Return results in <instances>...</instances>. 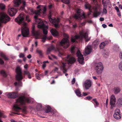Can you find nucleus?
Returning a JSON list of instances; mask_svg holds the SVG:
<instances>
[{
  "mask_svg": "<svg viewBox=\"0 0 122 122\" xmlns=\"http://www.w3.org/2000/svg\"><path fill=\"white\" fill-rule=\"evenodd\" d=\"M40 7V10L35 12V15L34 16V18L36 23L38 24V28H42L43 30V33L45 35H46L47 33V30L48 29V27L47 26L45 25V24L46 23H47V22L46 21L44 22L40 19L38 18L39 15H41L42 14H44L45 13L46 10V8L44 6L40 5H39L37 7V8Z\"/></svg>",
  "mask_w": 122,
  "mask_h": 122,
  "instance_id": "1",
  "label": "nucleus"
},
{
  "mask_svg": "<svg viewBox=\"0 0 122 122\" xmlns=\"http://www.w3.org/2000/svg\"><path fill=\"white\" fill-rule=\"evenodd\" d=\"M16 101V103L13 106V110L16 112H20V111H22L24 113L26 112V107L24 106L22 108H21L18 107L19 104L22 105L25 104L26 102L30 103L33 102L27 97L24 96L20 97L17 99Z\"/></svg>",
  "mask_w": 122,
  "mask_h": 122,
  "instance_id": "2",
  "label": "nucleus"
},
{
  "mask_svg": "<svg viewBox=\"0 0 122 122\" xmlns=\"http://www.w3.org/2000/svg\"><path fill=\"white\" fill-rule=\"evenodd\" d=\"M25 16L23 13H21L19 16L15 19V21L19 24L22 23L23 26L21 29V34L24 37H27L29 34L28 29L26 26V23L24 22Z\"/></svg>",
  "mask_w": 122,
  "mask_h": 122,
  "instance_id": "3",
  "label": "nucleus"
},
{
  "mask_svg": "<svg viewBox=\"0 0 122 122\" xmlns=\"http://www.w3.org/2000/svg\"><path fill=\"white\" fill-rule=\"evenodd\" d=\"M67 38H63L61 41L58 44L57 47V49L56 51L58 52V56L60 57H61L63 56H64L65 55L63 52V49L60 47V46H61L64 49L67 48L70 45L69 41L68 39V36L66 34L64 35Z\"/></svg>",
  "mask_w": 122,
  "mask_h": 122,
  "instance_id": "4",
  "label": "nucleus"
},
{
  "mask_svg": "<svg viewBox=\"0 0 122 122\" xmlns=\"http://www.w3.org/2000/svg\"><path fill=\"white\" fill-rule=\"evenodd\" d=\"M88 30H82L80 32L79 35H75L74 38H72L71 39V41L72 43L74 42H77L76 39H81L84 38L86 40V41H88L90 39V38H88Z\"/></svg>",
  "mask_w": 122,
  "mask_h": 122,
  "instance_id": "5",
  "label": "nucleus"
},
{
  "mask_svg": "<svg viewBox=\"0 0 122 122\" xmlns=\"http://www.w3.org/2000/svg\"><path fill=\"white\" fill-rule=\"evenodd\" d=\"M15 72L17 73L16 75V79L18 81L14 83L15 85L16 86H21L22 85V82L20 80L23 79L21 69L20 66H17L15 69Z\"/></svg>",
  "mask_w": 122,
  "mask_h": 122,
  "instance_id": "6",
  "label": "nucleus"
},
{
  "mask_svg": "<svg viewBox=\"0 0 122 122\" xmlns=\"http://www.w3.org/2000/svg\"><path fill=\"white\" fill-rule=\"evenodd\" d=\"M9 17L5 13L1 12L0 13V26L2 23H6L10 20Z\"/></svg>",
  "mask_w": 122,
  "mask_h": 122,
  "instance_id": "7",
  "label": "nucleus"
},
{
  "mask_svg": "<svg viewBox=\"0 0 122 122\" xmlns=\"http://www.w3.org/2000/svg\"><path fill=\"white\" fill-rule=\"evenodd\" d=\"M85 16L83 11L81 9H78L76 13L74 16V17L76 19L79 20L85 18Z\"/></svg>",
  "mask_w": 122,
  "mask_h": 122,
  "instance_id": "8",
  "label": "nucleus"
},
{
  "mask_svg": "<svg viewBox=\"0 0 122 122\" xmlns=\"http://www.w3.org/2000/svg\"><path fill=\"white\" fill-rule=\"evenodd\" d=\"M51 13L50 12L48 15V17L50 21L54 25V26L56 27H58L59 22L60 20V19L59 18L57 19H52L51 18Z\"/></svg>",
  "mask_w": 122,
  "mask_h": 122,
  "instance_id": "9",
  "label": "nucleus"
},
{
  "mask_svg": "<svg viewBox=\"0 0 122 122\" xmlns=\"http://www.w3.org/2000/svg\"><path fill=\"white\" fill-rule=\"evenodd\" d=\"M95 68L97 73L98 74L101 73L103 69L102 63L101 62L96 63L95 65Z\"/></svg>",
  "mask_w": 122,
  "mask_h": 122,
  "instance_id": "10",
  "label": "nucleus"
},
{
  "mask_svg": "<svg viewBox=\"0 0 122 122\" xmlns=\"http://www.w3.org/2000/svg\"><path fill=\"white\" fill-rule=\"evenodd\" d=\"M32 34L35 37L36 39H39L41 36V32L39 30H36L34 25H33L31 28Z\"/></svg>",
  "mask_w": 122,
  "mask_h": 122,
  "instance_id": "11",
  "label": "nucleus"
},
{
  "mask_svg": "<svg viewBox=\"0 0 122 122\" xmlns=\"http://www.w3.org/2000/svg\"><path fill=\"white\" fill-rule=\"evenodd\" d=\"M76 54L78 57V60L79 62L81 64H84V58L83 57V55L81 54L80 51L79 50L78 51Z\"/></svg>",
  "mask_w": 122,
  "mask_h": 122,
  "instance_id": "12",
  "label": "nucleus"
},
{
  "mask_svg": "<svg viewBox=\"0 0 122 122\" xmlns=\"http://www.w3.org/2000/svg\"><path fill=\"white\" fill-rule=\"evenodd\" d=\"M92 85V82L90 79L85 81L83 84V86L86 90L88 89Z\"/></svg>",
  "mask_w": 122,
  "mask_h": 122,
  "instance_id": "13",
  "label": "nucleus"
},
{
  "mask_svg": "<svg viewBox=\"0 0 122 122\" xmlns=\"http://www.w3.org/2000/svg\"><path fill=\"white\" fill-rule=\"evenodd\" d=\"M6 95L8 97L12 98H16L18 96V94L16 92H7L6 93Z\"/></svg>",
  "mask_w": 122,
  "mask_h": 122,
  "instance_id": "14",
  "label": "nucleus"
},
{
  "mask_svg": "<svg viewBox=\"0 0 122 122\" xmlns=\"http://www.w3.org/2000/svg\"><path fill=\"white\" fill-rule=\"evenodd\" d=\"M113 117L117 119H119L121 118V115L120 114V110L119 109L116 108L115 110Z\"/></svg>",
  "mask_w": 122,
  "mask_h": 122,
  "instance_id": "15",
  "label": "nucleus"
},
{
  "mask_svg": "<svg viewBox=\"0 0 122 122\" xmlns=\"http://www.w3.org/2000/svg\"><path fill=\"white\" fill-rule=\"evenodd\" d=\"M116 99L115 96L113 95H112L110 97V103L111 106V108H112L115 105Z\"/></svg>",
  "mask_w": 122,
  "mask_h": 122,
  "instance_id": "16",
  "label": "nucleus"
},
{
  "mask_svg": "<svg viewBox=\"0 0 122 122\" xmlns=\"http://www.w3.org/2000/svg\"><path fill=\"white\" fill-rule=\"evenodd\" d=\"M16 9L13 8H9L8 10V13L9 15L11 16L14 15L17 12Z\"/></svg>",
  "mask_w": 122,
  "mask_h": 122,
  "instance_id": "17",
  "label": "nucleus"
},
{
  "mask_svg": "<svg viewBox=\"0 0 122 122\" xmlns=\"http://www.w3.org/2000/svg\"><path fill=\"white\" fill-rule=\"evenodd\" d=\"M65 60L70 64L73 63L75 61V58L73 57H71L70 55H68L67 56Z\"/></svg>",
  "mask_w": 122,
  "mask_h": 122,
  "instance_id": "18",
  "label": "nucleus"
},
{
  "mask_svg": "<svg viewBox=\"0 0 122 122\" xmlns=\"http://www.w3.org/2000/svg\"><path fill=\"white\" fill-rule=\"evenodd\" d=\"M46 109L45 110V112L46 113H48L51 112V113L52 115L56 114V111L55 110L51 111V108L49 106H47L46 107Z\"/></svg>",
  "mask_w": 122,
  "mask_h": 122,
  "instance_id": "19",
  "label": "nucleus"
},
{
  "mask_svg": "<svg viewBox=\"0 0 122 122\" xmlns=\"http://www.w3.org/2000/svg\"><path fill=\"white\" fill-rule=\"evenodd\" d=\"M85 6L86 9H88L90 10V12L87 14V15L89 16L91 14V13L92 12V10L91 9V6L88 3L86 2L85 5Z\"/></svg>",
  "mask_w": 122,
  "mask_h": 122,
  "instance_id": "20",
  "label": "nucleus"
},
{
  "mask_svg": "<svg viewBox=\"0 0 122 122\" xmlns=\"http://www.w3.org/2000/svg\"><path fill=\"white\" fill-rule=\"evenodd\" d=\"M92 50L91 46L90 45L88 46L86 48L85 53L86 55H88L90 53Z\"/></svg>",
  "mask_w": 122,
  "mask_h": 122,
  "instance_id": "21",
  "label": "nucleus"
},
{
  "mask_svg": "<svg viewBox=\"0 0 122 122\" xmlns=\"http://www.w3.org/2000/svg\"><path fill=\"white\" fill-rule=\"evenodd\" d=\"M50 31L52 34L53 36H56L58 35V32L55 29H52Z\"/></svg>",
  "mask_w": 122,
  "mask_h": 122,
  "instance_id": "22",
  "label": "nucleus"
},
{
  "mask_svg": "<svg viewBox=\"0 0 122 122\" xmlns=\"http://www.w3.org/2000/svg\"><path fill=\"white\" fill-rule=\"evenodd\" d=\"M61 64V69L64 73H65L67 71V70L65 67V64L63 63H62Z\"/></svg>",
  "mask_w": 122,
  "mask_h": 122,
  "instance_id": "23",
  "label": "nucleus"
},
{
  "mask_svg": "<svg viewBox=\"0 0 122 122\" xmlns=\"http://www.w3.org/2000/svg\"><path fill=\"white\" fill-rule=\"evenodd\" d=\"M39 8V9L38 10H34L32 8H29L28 9V13L30 15H32L34 14H35V12L36 11H38L40 10V8Z\"/></svg>",
  "mask_w": 122,
  "mask_h": 122,
  "instance_id": "24",
  "label": "nucleus"
},
{
  "mask_svg": "<svg viewBox=\"0 0 122 122\" xmlns=\"http://www.w3.org/2000/svg\"><path fill=\"white\" fill-rule=\"evenodd\" d=\"M23 1V0H14V3L15 5L16 6H18Z\"/></svg>",
  "mask_w": 122,
  "mask_h": 122,
  "instance_id": "25",
  "label": "nucleus"
},
{
  "mask_svg": "<svg viewBox=\"0 0 122 122\" xmlns=\"http://www.w3.org/2000/svg\"><path fill=\"white\" fill-rule=\"evenodd\" d=\"M99 44V41L98 40L94 41L93 43V45L95 49H96L98 44Z\"/></svg>",
  "mask_w": 122,
  "mask_h": 122,
  "instance_id": "26",
  "label": "nucleus"
},
{
  "mask_svg": "<svg viewBox=\"0 0 122 122\" xmlns=\"http://www.w3.org/2000/svg\"><path fill=\"white\" fill-rule=\"evenodd\" d=\"M75 92L76 95L78 97H83L82 95L81 94V92L79 89H78L76 90Z\"/></svg>",
  "mask_w": 122,
  "mask_h": 122,
  "instance_id": "27",
  "label": "nucleus"
},
{
  "mask_svg": "<svg viewBox=\"0 0 122 122\" xmlns=\"http://www.w3.org/2000/svg\"><path fill=\"white\" fill-rule=\"evenodd\" d=\"M101 14L100 12H98L97 10H95L94 11L93 14V16L94 17H97Z\"/></svg>",
  "mask_w": 122,
  "mask_h": 122,
  "instance_id": "28",
  "label": "nucleus"
},
{
  "mask_svg": "<svg viewBox=\"0 0 122 122\" xmlns=\"http://www.w3.org/2000/svg\"><path fill=\"white\" fill-rule=\"evenodd\" d=\"M114 93L115 94H117L120 91V88L117 87H115L114 88Z\"/></svg>",
  "mask_w": 122,
  "mask_h": 122,
  "instance_id": "29",
  "label": "nucleus"
},
{
  "mask_svg": "<svg viewBox=\"0 0 122 122\" xmlns=\"http://www.w3.org/2000/svg\"><path fill=\"white\" fill-rule=\"evenodd\" d=\"M35 76L36 78L39 80H40L41 78H43V77L42 74H39L38 73H36V74Z\"/></svg>",
  "mask_w": 122,
  "mask_h": 122,
  "instance_id": "30",
  "label": "nucleus"
},
{
  "mask_svg": "<svg viewBox=\"0 0 122 122\" xmlns=\"http://www.w3.org/2000/svg\"><path fill=\"white\" fill-rule=\"evenodd\" d=\"M54 48V47L53 46H51L50 47H49L47 49L46 51V53L47 54H49L50 52Z\"/></svg>",
  "mask_w": 122,
  "mask_h": 122,
  "instance_id": "31",
  "label": "nucleus"
},
{
  "mask_svg": "<svg viewBox=\"0 0 122 122\" xmlns=\"http://www.w3.org/2000/svg\"><path fill=\"white\" fill-rule=\"evenodd\" d=\"M24 72L25 75L27 76L29 78L31 79V74L29 71H24Z\"/></svg>",
  "mask_w": 122,
  "mask_h": 122,
  "instance_id": "32",
  "label": "nucleus"
},
{
  "mask_svg": "<svg viewBox=\"0 0 122 122\" xmlns=\"http://www.w3.org/2000/svg\"><path fill=\"white\" fill-rule=\"evenodd\" d=\"M0 56L5 60H8V58L3 53L1 52L0 53Z\"/></svg>",
  "mask_w": 122,
  "mask_h": 122,
  "instance_id": "33",
  "label": "nucleus"
},
{
  "mask_svg": "<svg viewBox=\"0 0 122 122\" xmlns=\"http://www.w3.org/2000/svg\"><path fill=\"white\" fill-rule=\"evenodd\" d=\"M117 102L118 105H122V98H120L118 99L117 101Z\"/></svg>",
  "mask_w": 122,
  "mask_h": 122,
  "instance_id": "34",
  "label": "nucleus"
},
{
  "mask_svg": "<svg viewBox=\"0 0 122 122\" xmlns=\"http://www.w3.org/2000/svg\"><path fill=\"white\" fill-rule=\"evenodd\" d=\"M106 44L104 42H102L100 43L99 47L100 49L103 48L105 46Z\"/></svg>",
  "mask_w": 122,
  "mask_h": 122,
  "instance_id": "35",
  "label": "nucleus"
},
{
  "mask_svg": "<svg viewBox=\"0 0 122 122\" xmlns=\"http://www.w3.org/2000/svg\"><path fill=\"white\" fill-rule=\"evenodd\" d=\"M118 67L119 69L122 71V61L119 62L118 65Z\"/></svg>",
  "mask_w": 122,
  "mask_h": 122,
  "instance_id": "36",
  "label": "nucleus"
},
{
  "mask_svg": "<svg viewBox=\"0 0 122 122\" xmlns=\"http://www.w3.org/2000/svg\"><path fill=\"white\" fill-rule=\"evenodd\" d=\"M42 105L41 104H38L37 107V109L38 110H40L41 108L42 107Z\"/></svg>",
  "mask_w": 122,
  "mask_h": 122,
  "instance_id": "37",
  "label": "nucleus"
},
{
  "mask_svg": "<svg viewBox=\"0 0 122 122\" xmlns=\"http://www.w3.org/2000/svg\"><path fill=\"white\" fill-rule=\"evenodd\" d=\"M36 52L37 53H38L40 56H42V51L41 50L37 49L36 51Z\"/></svg>",
  "mask_w": 122,
  "mask_h": 122,
  "instance_id": "38",
  "label": "nucleus"
},
{
  "mask_svg": "<svg viewBox=\"0 0 122 122\" xmlns=\"http://www.w3.org/2000/svg\"><path fill=\"white\" fill-rule=\"evenodd\" d=\"M0 73L4 76L5 77L6 76L5 72L3 70H2L0 71Z\"/></svg>",
  "mask_w": 122,
  "mask_h": 122,
  "instance_id": "39",
  "label": "nucleus"
},
{
  "mask_svg": "<svg viewBox=\"0 0 122 122\" xmlns=\"http://www.w3.org/2000/svg\"><path fill=\"white\" fill-rule=\"evenodd\" d=\"M63 3L66 4H68L70 2V0H61Z\"/></svg>",
  "mask_w": 122,
  "mask_h": 122,
  "instance_id": "40",
  "label": "nucleus"
},
{
  "mask_svg": "<svg viewBox=\"0 0 122 122\" xmlns=\"http://www.w3.org/2000/svg\"><path fill=\"white\" fill-rule=\"evenodd\" d=\"M102 4L103 5V8H107V6L106 4V1L105 2H102Z\"/></svg>",
  "mask_w": 122,
  "mask_h": 122,
  "instance_id": "41",
  "label": "nucleus"
},
{
  "mask_svg": "<svg viewBox=\"0 0 122 122\" xmlns=\"http://www.w3.org/2000/svg\"><path fill=\"white\" fill-rule=\"evenodd\" d=\"M5 8V6L3 4H0V9H4Z\"/></svg>",
  "mask_w": 122,
  "mask_h": 122,
  "instance_id": "42",
  "label": "nucleus"
},
{
  "mask_svg": "<svg viewBox=\"0 0 122 122\" xmlns=\"http://www.w3.org/2000/svg\"><path fill=\"white\" fill-rule=\"evenodd\" d=\"M75 48L74 46H72L71 49V51L72 53H74L75 52Z\"/></svg>",
  "mask_w": 122,
  "mask_h": 122,
  "instance_id": "43",
  "label": "nucleus"
},
{
  "mask_svg": "<svg viewBox=\"0 0 122 122\" xmlns=\"http://www.w3.org/2000/svg\"><path fill=\"white\" fill-rule=\"evenodd\" d=\"M47 38V36H46L45 35L44 36L43 38H42V41L43 42H44L46 41V39Z\"/></svg>",
  "mask_w": 122,
  "mask_h": 122,
  "instance_id": "44",
  "label": "nucleus"
},
{
  "mask_svg": "<svg viewBox=\"0 0 122 122\" xmlns=\"http://www.w3.org/2000/svg\"><path fill=\"white\" fill-rule=\"evenodd\" d=\"M107 8H103V12L105 14L107 13V11L106 10Z\"/></svg>",
  "mask_w": 122,
  "mask_h": 122,
  "instance_id": "45",
  "label": "nucleus"
},
{
  "mask_svg": "<svg viewBox=\"0 0 122 122\" xmlns=\"http://www.w3.org/2000/svg\"><path fill=\"white\" fill-rule=\"evenodd\" d=\"M85 98L86 99H87L89 100L92 99V97L90 96H88L86 97Z\"/></svg>",
  "mask_w": 122,
  "mask_h": 122,
  "instance_id": "46",
  "label": "nucleus"
},
{
  "mask_svg": "<svg viewBox=\"0 0 122 122\" xmlns=\"http://www.w3.org/2000/svg\"><path fill=\"white\" fill-rule=\"evenodd\" d=\"M24 57V55L22 53H20L19 55V57L20 58L23 57Z\"/></svg>",
  "mask_w": 122,
  "mask_h": 122,
  "instance_id": "47",
  "label": "nucleus"
},
{
  "mask_svg": "<svg viewBox=\"0 0 122 122\" xmlns=\"http://www.w3.org/2000/svg\"><path fill=\"white\" fill-rule=\"evenodd\" d=\"M23 6L22 7V8L23 9H24V7L26 5V4L25 3V1H24L23 2Z\"/></svg>",
  "mask_w": 122,
  "mask_h": 122,
  "instance_id": "48",
  "label": "nucleus"
},
{
  "mask_svg": "<svg viewBox=\"0 0 122 122\" xmlns=\"http://www.w3.org/2000/svg\"><path fill=\"white\" fill-rule=\"evenodd\" d=\"M26 19L28 22L30 21V19H29V17L28 16H26Z\"/></svg>",
  "mask_w": 122,
  "mask_h": 122,
  "instance_id": "49",
  "label": "nucleus"
},
{
  "mask_svg": "<svg viewBox=\"0 0 122 122\" xmlns=\"http://www.w3.org/2000/svg\"><path fill=\"white\" fill-rule=\"evenodd\" d=\"M75 78H73L72 80L71 81V84H74L75 82Z\"/></svg>",
  "mask_w": 122,
  "mask_h": 122,
  "instance_id": "50",
  "label": "nucleus"
},
{
  "mask_svg": "<svg viewBox=\"0 0 122 122\" xmlns=\"http://www.w3.org/2000/svg\"><path fill=\"white\" fill-rule=\"evenodd\" d=\"M82 93L83 95H82L83 96H87L89 93L83 92Z\"/></svg>",
  "mask_w": 122,
  "mask_h": 122,
  "instance_id": "51",
  "label": "nucleus"
},
{
  "mask_svg": "<svg viewBox=\"0 0 122 122\" xmlns=\"http://www.w3.org/2000/svg\"><path fill=\"white\" fill-rule=\"evenodd\" d=\"M119 58L120 59H122V52H121L119 54Z\"/></svg>",
  "mask_w": 122,
  "mask_h": 122,
  "instance_id": "52",
  "label": "nucleus"
},
{
  "mask_svg": "<svg viewBox=\"0 0 122 122\" xmlns=\"http://www.w3.org/2000/svg\"><path fill=\"white\" fill-rule=\"evenodd\" d=\"M108 98H107V99L106 100V106L107 107V104H108Z\"/></svg>",
  "mask_w": 122,
  "mask_h": 122,
  "instance_id": "53",
  "label": "nucleus"
},
{
  "mask_svg": "<svg viewBox=\"0 0 122 122\" xmlns=\"http://www.w3.org/2000/svg\"><path fill=\"white\" fill-rule=\"evenodd\" d=\"M46 66V64L45 63H43V64L42 65V67L43 69H44Z\"/></svg>",
  "mask_w": 122,
  "mask_h": 122,
  "instance_id": "54",
  "label": "nucleus"
},
{
  "mask_svg": "<svg viewBox=\"0 0 122 122\" xmlns=\"http://www.w3.org/2000/svg\"><path fill=\"white\" fill-rule=\"evenodd\" d=\"M4 63V61L2 59L0 58V64H3Z\"/></svg>",
  "mask_w": 122,
  "mask_h": 122,
  "instance_id": "55",
  "label": "nucleus"
},
{
  "mask_svg": "<svg viewBox=\"0 0 122 122\" xmlns=\"http://www.w3.org/2000/svg\"><path fill=\"white\" fill-rule=\"evenodd\" d=\"M99 20L101 21H103L104 20V18L103 17H100L99 18Z\"/></svg>",
  "mask_w": 122,
  "mask_h": 122,
  "instance_id": "56",
  "label": "nucleus"
},
{
  "mask_svg": "<svg viewBox=\"0 0 122 122\" xmlns=\"http://www.w3.org/2000/svg\"><path fill=\"white\" fill-rule=\"evenodd\" d=\"M117 12V15L119 17L121 16V15L120 12H119V11Z\"/></svg>",
  "mask_w": 122,
  "mask_h": 122,
  "instance_id": "57",
  "label": "nucleus"
},
{
  "mask_svg": "<svg viewBox=\"0 0 122 122\" xmlns=\"http://www.w3.org/2000/svg\"><path fill=\"white\" fill-rule=\"evenodd\" d=\"M51 55L53 58L56 59H57V57L55 55H52V54H51Z\"/></svg>",
  "mask_w": 122,
  "mask_h": 122,
  "instance_id": "58",
  "label": "nucleus"
},
{
  "mask_svg": "<svg viewBox=\"0 0 122 122\" xmlns=\"http://www.w3.org/2000/svg\"><path fill=\"white\" fill-rule=\"evenodd\" d=\"M115 8L116 10L117 11V12H118L119 11V9L117 6H115Z\"/></svg>",
  "mask_w": 122,
  "mask_h": 122,
  "instance_id": "59",
  "label": "nucleus"
},
{
  "mask_svg": "<svg viewBox=\"0 0 122 122\" xmlns=\"http://www.w3.org/2000/svg\"><path fill=\"white\" fill-rule=\"evenodd\" d=\"M58 68L57 67H55V69H54V71L55 72H57L58 70Z\"/></svg>",
  "mask_w": 122,
  "mask_h": 122,
  "instance_id": "60",
  "label": "nucleus"
},
{
  "mask_svg": "<svg viewBox=\"0 0 122 122\" xmlns=\"http://www.w3.org/2000/svg\"><path fill=\"white\" fill-rule=\"evenodd\" d=\"M102 25V27L104 28H106L107 27V25H106L105 24H103Z\"/></svg>",
  "mask_w": 122,
  "mask_h": 122,
  "instance_id": "61",
  "label": "nucleus"
},
{
  "mask_svg": "<svg viewBox=\"0 0 122 122\" xmlns=\"http://www.w3.org/2000/svg\"><path fill=\"white\" fill-rule=\"evenodd\" d=\"M77 25L76 24L73 25V28H76L77 27Z\"/></svg>",
  "mask_w": 122,
  "mask_h": 122,
  "instance_id": "62",
  "label": "nucleus"
},
{
  "mask_svg": "<svg viewBox=\"0 0 122 122\" xmlns=\"http://www.w3.org/2000/svg\"><path fill=\"white\" fill-rule=\"evenodd\" d=\"M27 57L28 58L30 59L31 57V56L30 54H29Z\"/></svg>",
  "mask_w": 122,
  "mask_h": 122,
  "instance_id": "63",
  "label": "nucleus"
},
{
  "mask_svg": "<svg viewBox=\"0 0 122 122\" xmlns=\"http://www.w3.org/2000/svg\"><path fill=\"white\" fill-rule=\"evenodd\" d=\"M28 65L27 64H26L24 66V68L25 69H27V68Z\"/></svg>",
  "mask_w": 122,
  "mask_h": 122,
  "instance_id": "64",
  "label": "nucleus"
}]
</instances>
